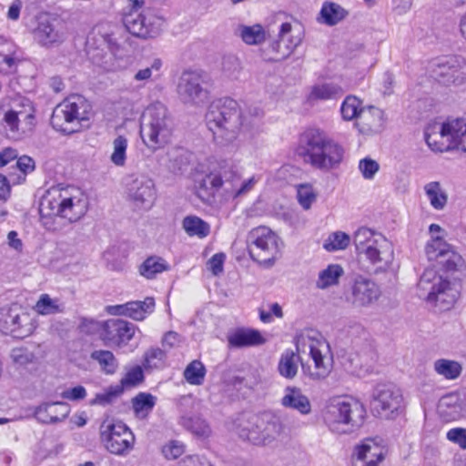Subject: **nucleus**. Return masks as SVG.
<instances>
[{
  "label": "nucleus",
  "mask_w": 466,
  "mask_h": 466,
  "mask_svg": "<svg viewBox=\"0 0 466 466\" xmlns=\"http://www.w3.org/2000/svg\"><path fill=\"white\" fill-rule=\"evenodd\" d=\"M438 410L446 420L466 417V390L460 394L451 393L441 398Z\"/></svg>",
  "instance_id": "c756f323"
},
{
  "label": "nucleus",
  "mask_w": 466,
  "mask_h": 466,
  "mask_svg": "<svg viewBox=\"0 0 466 466\" xmlns=\"http://www.w3.org/2000/svg\"><path fill=\"white\" fill-rule=\"evenodd\" d=\"M208 129L217 144L226 146L236 140L242 125L238 102L225 97L213 101L206 114Z\"/></svg>",
  "instance_id": "7ed1b4c3"
},
{
  "label": "nucleus",
  "mask_w": 466,
  "mask_h": 466,
  "mask_svg": "<svg viewBox=\"0 0 466 466\" xmlns=\"http://www.w3.org/2000/svg\"><path fill=\"white\" fill-rule=\"evenodd\" d=\"M452 133L451 120L445 123L432 122L426 127L424 137L431 150L444 152L454 148Z\"/></svg>",
  "instance_id": "b1692460"
},
{
  "label": "nucleus",
  "mask_w": 466,
  "mask_h": 466,
  "mask_svg": "<svg viewBox=\"0 0 466 466\" xmlns=\"http://www.w3.org/2000/svg\"><path fill=\"white\" fill-rule=\"evenodd\" d=\"M100 438L105 448L118 456L127 455L135 445L134 433L122 421H104L100 426Z\"/></svg>",
  "instance_id": "4468645a"
},
{
  "label": "nucleus",
  "mask_w": 466,
  "mask_h": 466,
  "mask_svg": "<svg viewBox=\"0 0 466 466\" xmlns=\"http://www.w3.org/2000/svg\"><path fill=\"white\" fill-rule=\"evenodd\" d=\"M380 439H366L355 448L353 466H379L386 454Z\"/></svg>",
  "instance_id": "bb28decb"
},
{
  "label": "nucleus",
  "mask_w": 466,
  "mask_h": 466,
  "mask_svg": "<svg viewBox=\"0 0 466 466\" xmlns=\"http://www.w3.org/2000/svg\"><path fill=\"white\" fill-rule=\"evenodd\" d=\"M155 307L153 298H146L143 301H130L122 305L109 306L107 312L115 316H127L135 320H143L151 313Z\"/></svg>",
  "instance_id": "c85d7f7f"
},
{
  "label": "nucleus",
  "mask_w": 466,
  "mask_h": 466,
  "mask_svg": "<svg viewBox=\"0 0 466 466\" xmlns=\"http://www.w3.org/2000/svg\"><path fill=\"white\" fill-rule=\"evenodd\" d=\"M184 452V445L177 441H171L162 448V453L168 460L177 459Z\"/></svg>",
  "instance_id": "680f3d73"
},
{
  "label": "nucleus",
  "mask_w": 466,
  "mask_h": 466,
  "mask_svg": "<svg viewBox=\"0 0 466 466\" xmlns=\"http://www.w3.org/2000/svg\"><path fill=\"white\" fill-rule=\"evenodd\" d=\"M380 294V287L373 280L360 276L354 280L349 300L356 308H367L374 304Z\"/></svg>",
  "instance_id": "393cba45"
},
{
  "label": "nucleus",
  "mask_w": 466,
  "mask_h": 466,
  "mask_svg": "<svg viewBox=\"0 0 466 466\" xmlns=\"http://www.w3.org/2000/svg\"><path fill=\"white\" fill-rule=\"evenodd\" d=\"M425 254L429 261L436 262L448 272L460 270L464 266L462 257L442 237L430 239L425 246Z\"/></svg>",
  "instance_id": "a211bd4d"
},
{
  "label": "nucleus",
  "mask_w": 466,
  "mask_h": 466,
  "mask_svg": "<svg viewBox=\"0 0 466 466\" xmlns=\"http://www.w3.org/2000/svg\"><path fill=\"white\" fill-rule=\"evenodd\" d=\"M446 438L451 441L457 445L460 448L466 450V429L463 428H453L451 429L447 434Z\"/></svg>",
  "instance_id": "0e129e2a"
},
{
  "label": "nucleus",
  "mask_w": 466,
  "mask_h": 466,
  "mask_svg": "<svg viewBox=\"0 0 466 466\" xmlns=\"http://www.w3.org/2000/svg\"><path fill=\"white\" fill-rule=\"evenodd\" d=\"M344 94L342 87L332 82L319 83L311 86L307 101L311 106L319 102L337 100Z\"/></svg>",
  "instance_id": "473e14b6"
},
{
  "label": "nucleus",
  "mask_w": 466,
  "mask_h": 466,
  "mask_svg": "<svg viewBox=\"0 0 466 466\" xmlns=\"http://www.w3.org/2000/svg\"><path fill=\"white\" fill-rule=\"evenodd\" d=\"M435 373L447 380H455L462 373L461 362L450 359H438L433 362Z\"/></svg>",
  "instance_id": "e433bc0d"
},
{
  "label": "nucleus",
  "mask_w": 466,
  "mask_h": 466,
  "mask_svg": "<svg viewBox=\"0 0 466 466\" xmlns=\"http://www.w3.org/2000/svg\"><path fill=\"white\" fill-rule=\"evenodd\" d=\"M366 410L359 400L345 397L333 400L326 409L324 421L333 433L351 434L364 423Z\"/></svg>",
  "instance_id": "423d86ee"
},
{
  "label": "nucleus",
  "mask_w": 466,
  "mask_h": 466,
  "mask_svg": "<svg viewBox=\"0 0 466 466\" xmlns=\"http://www.w3.org/2000/svg\"><path fill=\"white\" fill-rule=\"evenodd\" d=\"M88 210V199L78 187H52L46 191L40 202L39 211L43 217H60L74 223L82 218Z\"/></svg>",
  "instance_id": "f03ea898"
},
{
  "label": "nucleus",
  "mask_w": 466,
  "mask_h": 466,
  "mask_svg": "<svg viewBox=\"0 0 466 466\" xmlns=\"http://www.w3.org/2000/svg\"><path fill=\"white\" fill-rule=\"evenodd\" d=\"M236 34L245 44L249 46H258L266 40V31L259 24L253 25H238Z\"/></svg>",
  "instance_id": "4c0bfd02"
},
{
  "label": "nucleus",
  "mask_w": 466,
  "mask_h": 466,
  "mask_svg": "<svg viewBox=\"0 0 466 466\" xmlns=\"http://www.w3.org/2000/svg\"><path fill=\"white\" fill-rule=\"evenodd\" d=\"M123 24L133 35L147 39L160 34L164 19L155 9L147 7L142 12H125Z\"/></svg>",
  "instance_id": "ddd939ff"
},
{
  "label": "nucleus",
  "mask_w": 466,
  "mask_h": 466,
  "mask_svg": "<svg viewBox=\"0 0 466 466\" xmlns=\"http://www.w3.org/2000/svg\"><path fill=\"white\" fill-rule=\"evenodd\" d=\"M264 342L265 339L259 331L255 329H239L228 337L229 345L235 348L257 346Z\"/></svg>",
  "instance_id": "c9c22d12"
},
{
  "label": "nucleus",
  "mask_w": 466,
  "mask_h": 466,
  "mask_svg": "<svg viewBox=\"0 0 466 466\" xmlns=\"http://www.w3.org/2000/svg\"><path fill=\"white\" fill-rule=\"evenodd\" d=\"M35 329L31 316L17 308L0 309V331L16 339L30 336Z\"/></svg>",
  "instance_id": "f3484780"
},
{
  "label": "nucleus",
  "mask_w": 466,
  "mask_h": 466,
  "mask_svg": "<svg viewBox=\"0 0 466 466\" xmlns=\"http://www.w3.org/2000/svg\"><path fill=\"white\" fill-rule=\"evenodd\" d=\"M302 35L298 25L282 23L276 37L262 50V57L269 62H280L287 59L301 44Z\"/></svg>",
  "instance_id": "f8f14e48"
},
{
  "label": "nucleus",
  "mask_w": 466,
  "mask_h": 466,
  "mask_svg": "<svg viewBox=\"0 0 466 466\" xmlns=\"http://www.w3.org/2000/svg\"><path fill=\"white\" fill-rule=\"evenodd\" d=\"M224 260L225 255L223 253H217L209 258L208 265L215 276L219 275L223 271Z\"/></svg>",
  "instance_id": "338daca9"
},
{
  "label": "nucleus",
  "mask_w": 466,
  "mask_h": 466,
  "mask_svg": "<svg viewBox=\"0 0 466 466\" xmlns=\"http://www.w3.org/2000/svg\"><path fill=\"white\" fill-rule=\"evenodd\" d=\"M156 397L150 393L140 392L132 400L134 411L138 416H146L154 408Z\"/></svg>",
  "instance_id": "8fccbe9b"
},
{
  "label": "nucleus",
  "mask_w": 466,
  "mask_h": 466,
  "mask_svg": "<svg viewBox=\"0 0 466 466\" xmlns=\"http://www.w3.org/2000/svg\"><path fill=\"white\" fill-rule=\"evenodd\" d=\"M298 155L312 167L329 171L341 163L344 150L325 131L313 127L300 135Z\"/></svg>",
  "instance_id": "f257e3e1"
},
{
  "label": "nucleus",
  "mask_w": 466,
  "mask_h": 466,
  "mask_svg": "<svg viewBox=\"0 0 466 466\" xmlns=\"http://www.w3.org/2000/svg\"><path fill=\"white\" fill-rule=\"evenodd\" d=\"M179 466H212V464L204 457L198 455H190L185 457Z\"/></svg>",
  "instance_id": "774afa93"
},
{
  "label": "nucleus",
  "mask_w": 466,
  "mask_h": 466,
  "mask_svg": "<svg viewBox=\"0 0 466 466\" xmlns=\"http://www.w3.org/2000/svg\"><path fill=\"white\" fill-rule=\"evenodd\" d=\"M91 105L79 95H73L59 103L51 116L53 127L65 134L78 132L82 122L89 118Z\"/></svg>",
  "instance_id": "6e6552de"
},
{
  "label": "nucleus",
  "mask_w": 466,
  "mask_h": 466,
  "mask_svg": "<svg viewBox=\"0 0 466 466\" xmlns=\"http://www.w3.org/2000/svg\"><path fill=\"white\" fill-rule=\"evenodd\" d=\"M418 296L428 302L439 304L449 309L459 297L458 291L450 281L443 279L431 268L424 270L417 285Z\"/></svg>",
  "instance_id": "9d476101"
},
{
  "label": "nucleus",
  "mask_w": 466,
  "mask_h": 466,
  "mask_svg": "<svg viewBox=\"0 0 466 466\" xmlns=\"http://www.w3.org/2000/svg\"><path fill=\"white\" fill-rule=\"evenodd\" d=\"M203 76L196 71H185L177 85V93L185 103H199L208 97V91L203 87Z\"/></svg>",
  "instance_id": "5701e85b"
},
{
  "label": "nucleus",
  "mask_w": 466,
  "mask_h": 466,
  "mask_svg": "<svg viewBox=\"0 0 466 466\" xmlns=\"http://www.w3.org/2000/svg\"><path fill=\"white\" fill-rule=\"evenodd\" d=\"M173 131V121L167 106L156 102L144 111L140 122V136L145 145L153 150L167 145Z\"/></svg>",
  "instance_id": "0eeeda50"
},
{
  "label": "nucleus",
  "mask_w": 466,
  "mask_h": 466,
  "mask_svg": "<svg viewBox=\"0 0 466 466\" xmlns=\"http://www.w3.org/2000/svg\"><path fill=\"white\" fill-rule=\"evenodd\" d=\"M384 113L381 109L370 106L360 111L356 127L360 133L373 136L382 131L384 127Z\"/></svg>",
  "instance_id": "cd10ccee"
},
{
  "label": "nucleus",
  "mask_w": 466,
  "mask_h": 466,
  "mask_svg": "<svg viewBox=\"0 0 466 466\" xmlns=\"http://www.w3.org/2000/svg\"><path fill=\"white\" fill-rule=\"evenodd\" d=\"M34 119L31 109L29 112L8 110L4 116L6 136L14 140L22 139L32 132Z\"/></svg>",
  "instance_id": "a878e982"
},
{
  "label": "nucleus",
  "mask_w": 466,
  "mask_h": 466,
  "mask_svg": "<svg viewBox=\"0 0 466 466\" xmlns=\"http://www.w3.org/2000/svg\"><path fill=\"white\" fill-rule=\"evenodd\" d=\"M353 243L360 258L370 263L374 274L391 269L394 249L383 235L368 228H360L354 233Z\"/></svg>",
  "instance_id": "20e7f679"
},
{
  "label": "nucleus",
  "mask_w": 466,
  "mask_h": 466,
  "mask_svg": "<svg viewBox=\"0 0 466 466\" xmlns=\"http://www.w3.org/2000/svg\"><path fill=\"white\" fill-rule=\"evenodd\" d=\"M250 258L265 267H272L279 253L278 236L267 227L251 229L247 236Z\"/></svg>",
  "instance_id": "9b49d317"
},
{
  "label": "nucleus",
  "mask_w": 466,
  "mask_h": 466,
  "mask_svg": "<svg viewBox=\"0 0 466 466\" xmlns=\"http://www.w3.org/2000/svg\"><path fill=\"white\" fill-rule=\"evenodd\" d=\"M79 330L85 334H95L102 331V322L93 319L82 318L78 326Z\"/></svg>",
  "instance_id": "e2e57ef3"
},
{
  "label": "nucleus",
  "mask_w": 466,
  "mask_h": 466,
  "mask_svg": "<svg viewBox=\"0 0 466 466\" xmlns=\"http://www.w3.org/2000/svg\"><path fill=\"white\" fill-rule=\"evenodd\" d=\"M297 198L299 205L308 210L316 200V194L309 185H299L297 189Z\"/></svg>",
  "instance_id": "13d9d810"
},
{
  "label": "nucleus",
  "mask_w": 466,
  "mask_h": 466,
  "mask_svg": "<svg viewBox=\"0 0 466 466\" xmlns=\"http://www.w3.org/2000/svg\"><path fill=\"white\" fill-rule=\"evenodd\" d=\"M182 227L188 236L199 238H206L210 232L208 223L197 216L186 217L182 221Z\"/></svg>",
  "instance_id": "ea45409f"
},
{
  "label": "nucleus",
  "mask_w": 466,
  "mask_h": 466,
  "mask_svg": "<svg viewBox=\"0 0 466 466\" xmlns=\"http://www.w3.org/2000/svg\"><path fill=\"white\" fill-rule=\"evenodd\" d=\"M222 69L229 77H237L240 70V62L235 56H228L223 58Z\"/></svg>",
  "instance_id": "052dcab7"
},
{
  "label": "nucleus",
  "mask_w": 466,
  "mask_h": 466,
  "mask_svg": "<svg viewBox=\"0 0 466 466\" xmlns=\"http://www.w3.org/2000/svg\"><path fill=\"white\" fill-rule=\"evenodd\" d=\"M206 376V368L199 360L191 361L184 370V378L191 385H201Z\"/></svg>",
  "instance_id": "09e8293b"
},
{
  "label": "nucleus",
  "mask_w": 466,
  "mask_h": 466,
  "mask_svg": "<svg viewBox=\"0 0 466 466\" xmlns=\"http://www.w3.org/2000/svg\"><path fill=\"white\" fill-rule=\"evenodd\" d=\"M350 243V238L348 234L337 231L329 235L324 244L328 251L345 249Z\"/></svg>",
  "instance_id": "5fc2aeb1"
},
{
  "label": "nucleus",
  "mask_w": 466,
  "mask_h": 466,
  "mask_svg": "<svg viewBox=\"0 0 466 466\" xmlns=\"http://www.w3.org/2000/svg\"><path fill=\"white\" fill-rule=\"evenodd\" d=\"M404 406L401 390L392 385H378L373 392L372 407L379 416L390 419Z\"/></svg>",
  "instance_id": "aec40b11"
},
{
  "label": "nucleus",
  "mask_w": 466,
  "mask_h": 466,
  "mask_svg": "<svg viewBox=\"0 0 466 466\" xmlns=\"http://www.w3.org/2000/svg\"><path fill=\"white\" fill-rule=\"evenodd\" d=\"M127 148V139L123 136H118L113 141V153L110 159L117 167H123L126 163V152Z\"/></svg>",
  "instance_id": "603ef678"
},
{
  "label": "nucleus",
  "mask_w": 466,
  "mask_h": 466,
  "mask_svg": "<svg viewBox=\"0 0 466 466\" xmlns=\"http://www.w3.org/2000/svg\"><path fill=\"white\" fill-rule=\"evenodd\" d=\"M166 352L159 348H151L145 353V368L159 369L164 363Z\"/></svg>",
  "instance_id": "4d7b16f0"
},
{
  "label": "nucleus",
  "mask_w": 466,
  "mask_h": 466,
  "mask_svg": "<svg viewBox=\"0 0 466 466\" xmlns=\"http://www.w3.org/2000/svg\"><path fill=\"white\" fill-rule=\"evenodd\" d=\"M168 263L160 257H149L139 267V273L148 279H154L157 274L169 269Z\"/></svg>",
  "instance_id": "a19ab883"
},
{
  "label": "nucleus",
  "mask_w": 466,
  "mask_h": 466,
  "mask_svg": "<svg viewBox=\"0 0 466 466\" xmlns=\"http://www.w3.org/2000/svg\"><path fill=\"white\" fill-rule=\"evenodd\" d=\"M296 349L298 353L309 350L313 365L301 361V369L308 378L312 380H323L332 370V358L329 355V344L320 334L312 330H306L296 337Z\"/></svg>",
  "instance_id": "39448f33"
},
{
  "label": "nucleus",
  "mask_w": 466,
  "mask_h": 466,
  "mask_svg": "<svg viewBox=\"0 0 466 466\" xmlns=\"http://www.w3.org/2000/svg\"><path fill=\"white\" fill-rule=\"evenodd\" d=\"M136 325L121 319H110L102 321L100 339L108 347L127 345L135 336Z\"/></svg>",
  "instance_id": "4be33fe9"
},
{
  "label": "nucleus",
  "mask_w": 466,
  "mask_h": 466,
  "mask_svg": "<svg viewBox=\"0 0 466 466\" xmlns=\"http://www.w3.org/2000/svg\"><path fill=\"white\" fill-rule=\"evenodd\" d=\"M122 386L111 385L103 392L97 393L94 399L90 400V405L106 406L112 403L115 400L122 395Z\"/></svg>",
  "instance_id": "3c124183"
},
{
  "label": "nucleus",
  "mask_w": 466,
  "mask_h": 466,
  "mask_svg": "<svg viewBox=\"0 0 466 466\" xmlns=\"http://www.w3.org/2000/svg\"><path fill=\"white\" fill-rule=\"evenodd\" d=\"M128 200L139 209L151 208L156 199V189L153 180L143 175H133L127 183Z\"/></svg>",
  "instance_id": "412c9836"
},
{
  "label": "nucleus",
  "mask_w": 466,
  "mask_h": 466,
  "mask_svg": "<svg viewBox=\"0 0 466 466\" xmlns=\"http://www.w3.org/2000/svg\"><path fill=\"white\" fill-rule=\"evenodd\" d=\"M364 108L366 107L362 106L360 99L355 96H348L340 106L342 118L347 121L353 119H356L357 121L359 119V115H360V111Z\"/></svg>",
  "instance_id": "49530a36"
},
{
  "label": "nucleus",
  "mask_w": 466,
  "mask_h": 466,
  "mask_svg": "<svg viewBox=\"0 0 466 466\" xmlns=\"http://www.w3.org/2000/svg\"><path fill=\"white\" fill-rule=\"evenodd\" d=\"M424 191L434 209L441 210L444 208L448 201V196L440 182L432 181L427 183L424 186Z\"/></svg>",
  "instance_id": "58836bf2"
},
{
  "label": "nucleus",
  "mask_w": 466,
  "mask_h": 466,
  "mask_svg": "<svg viewBox=\"0 0 466 466\" xmlns=\"http://www.w3.org/2000/svg\"><path fill=\"white\" fill-rule=\"evenodd\" d=\"M451 127L454 136V148L460 147L466 152V120L456 118L451 120Z\"/></svg>",
  "instance_id": "864d4df0"
},
{
  "label": "nucleus",
  "mask_w": 466,
  "mask_h": 466,
  "mask_svg": "<svg viewBox=\"0 0 466 466\" xmlns=\"http://www.w3.org/2000/svg\"><path fill=\"white\" fill-rule=\"evenodd\" d=\"M343 268L337 264L329 265L325 269L319 273L316 286L319 289H325L330 286L336 285L339 279L343 275Z\"/></svg>",
  "instance_id": "c03bdc74"
},
{
  "label": "nucleus",
  "mask_w": 466,
  "mask_h": 466,
  "mask_svg": "<svg viewBox=\"0 0 466 466\" xmlns=\"http://www.w3.org/2000/svg\"><path fill=\"white\" fill-rule=\"evenodd\" d=\"M431 76L443 86H461L466 81V58L450 56L431 62Z\"/></svg>",
  "instance_id": "2eb2a0df"
},
{
  "label": "nucleus",
  "mask_w": 466,
  "mask_h": 466,
  "mask_svg": "<svg viewBox=\"0 0 466 466\" xmlns=\"http://www.w3.org/2000/svg\"><path fill=\"white\" fill-rule=\"evenodd\" d=\"M299 361L301 362L302 360L298 352L296 353L292 350H286L282 352L279 360V373L285 379L293 380L298 374Z\"/></svg>",
  "instance_id": "f704fd0d"
},
{
  "label": "nucleus",
  "mask_w": 466,
  "mask_h": 466,
  "mask_svg": "<svg viewBox=\"0 0 466 466\" xmlns=\"http://www.w3.org/2000/svg\"><path fill=\"white\" fill-rule=\"evenodd\" d=\"M91 359L97 361L101 370L106 374H114L117 370L116 359L109 350H95L91 353Z\"/></svg>",
  "instance_id": "de8ad7c7"
},
{
  "label": "nucleus",
  "mask_w": 466,
  "mask_h": 466,
  "mask_svg": "<svg viewBox=\"0 0 466 466\" xmlns=\"http://www.w3.org/2000/svg\"><path fill=\"white\" fill-rule=\"evenodd\" d=\"M144 379L143 370L141 367H134L129 370L126 375L121 379L120 383L116 386H122V393L125 389H129L138 385Z\"/></svg>",
  "instance_id": "6e6d98bb"
},
{
  "label": "nucleus",
  "mask_w": 466,
  "mask_h": 466,
  "mask_svg": "<svg viewBox=\"0 0 466 466\" xmlns=\"http://www.w3.org/2000/svg\"><path fill=\"white\" fill-rule=\"evenodd\" d=\"M206 182L216 190L224 187L226 194L232 198H238L250 192L258 179L253 176L241 181L240 176L231 167L225 165L220 167L218 173L212 172L207 176Z\"/></svg>",
  "instance_id": "dca6fc26"
},
{
  "label": "nucleus",
  "mask_w": 466,
  "mask_h": 466,
  "mask_svg": "<svg viewBox=\"0 0 466 466\" xmlns=\"http://www.w3.org/2000/svg\"><path fill=\"white\" fill-rule=\"evenodd\" d=\"M350 12L338 3L325 1L322 4L317 20L319 24L334 26L345 20Z\"/></svg>",
  "instance_id": "72a5a7b5"
},
{
  "label": "nucleus",
  "mask_w": 466,
  "mask_h": 466,
  "mask_svg": "<svg viewBox=\"0 0 466 466\" xmlns=\"http://www.w3.org/2000/svg\"><path fill=\"white\" fill-rule=\"evenodd\" d=\"M243 421L238 426V433L241 439L255 445L270 443L284 430L282 419L271 413L248 415Z\"/></svg>",
  "instance_id": "1a4fd4ad"
},
{
  "label": "nucleus",
  "mask_w": 466,
  "mask_h": 466,
  "mask_svg": "<svg viewBox=\"0 0 466 466\" xmlns=\"http://www.w3.org/2000/svg\"><path fill=\"white\" fill-rule=\"evenodd\" d=\"M181 424L187 431L199 438H208L211 434V429L207 421L199 416H185L181 419Z\"/></svg>",
  "instance_id": "a18cd8bd"
},
{
  "label": "nucleus",
  "mask_w": 466,
  "mask_h": 466,
  "mask_svg": "<svg viewBox=\"0 0 466 466\" xmlns=\"http://www.w3.org/2000/svg\"><path fill=\"white\" fill-rule=\"evenodd\" d=\"M162 66L161 59L154 58L148 66L139 68L134 75L133 79L140 83V86H145L149 81L158 78Z\"/></svg>",
  "instance_id": "37998d69"
},
{
  "label": "nucleus",
  "mask_w": 466,
  "mask_h": 466,
  "mask_svg": "<svg viewBox=\"0 0 466 466\" xmlns=\"http://www.w3.org/2000/svg\"><path fill=\"white\" fill-rule=\"evenodd\" d=\"M359 169L366 179H372L380 169V165L377 161L366 157L360 161Z\"/></svg>",
  "instance_id": "bf43d9fd"
},
{
  "label": "nucleus",
  "mask_w": 466,
  "mask_h": 466,
  "mask_svg": "<svg viewBox=\"0 0 466 466\" xmlns=\"http://www.w3.org/2000/svg\"><path fill=\"white\" fill-rule=\"evenodd\" d=\"M13 360L19 364L25 365L32 361L33 354L25 349L18 348L14 349L11 353Z\"/></svg>",
  "instance_id": "69168bd1"
},
{
  "label": "nucleus",
  "mask_w": 466,
  "mask_h": 466,
  "mask_svg": "<svg viewBox=\"0 0 466 466\" xmlns=\"http://www.w3.org/2000/svg\"><path fill=\"white\" fill-rule=\"evenodd\" d=\"M36 25L32 33L35 42L46 48H53L62 45L66 39L64 25L56 18L41 15L36 17Z\"/></svg>",
  "instance_id": "6ab92c4d"
},
{
  "label": "nucleus",
  "mask_w": 466,
  "mask_h": 466,
  "mask_svg": "<svg viewBox=\"0 0 466 466\" xmlns=\"http://www.w3.org/2000/svg\"><path fill=\"white\" fill-rule=\"evenodd\" d=\"M280 404L287 409L297 410L301 415H309L311 410V403L302 390L295 386H288L284 389V394Z\"/></svg>",
  "instance_id": "2f4dec72"
},
{
  "label": "nucleus",
  "mask_w": 466,
  "mask_h": 466,
  "mask_svg": "<svg viewBox=\"0 0 466 466\" xmlns=\"http://www.w3.org/2000/svg\"><path fill=\"white\" fill-rule=\"evenodd\" d=\"M70 409L66 402H45L37 406L34 415L44 424H54L64 420L69 414Z\"/></svg>",
  "instance_id": "7c9ffc66"
},
{
  "label": "nucleus",
  "mask_w": 466,
  "mask_h": 466,
  "mask_svg": "<svg viewBox=\"0 0 466 466\" xmlns=\"http://www.w3.org/2000/svg\"><path fill=\"white\" fill-rule=\"evenodd\" d=\"M34 309L39 315H55L65 311V305L59 299H52L48 294L39 297Z\"/></svg>",
  "instance_id": "79ce46f5"
}]
</instances>
